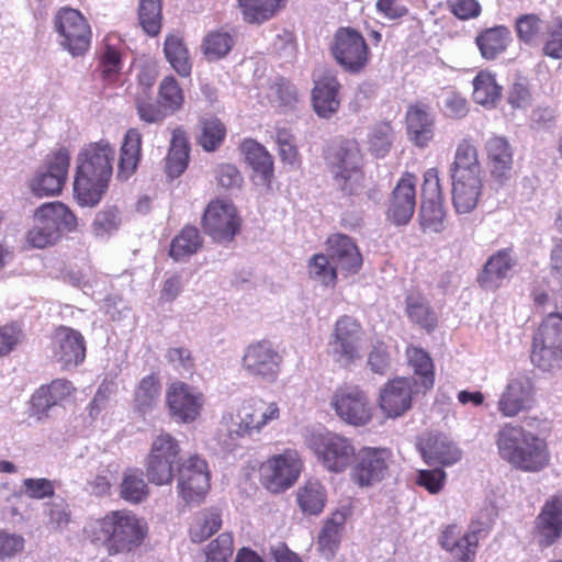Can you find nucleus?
I'll return each instance as SVG.
<instances>
[{"instance_id": "a211bd4d", "label": "nucleus", "mask_w": 562, "mask_h": 562, "mask_svg": "<svg viewBox=\"0 0 562 562\" xmlns=\"http://www.w3.org/2000/svg\"><path fill=\"white\" fill-rule=\"evenodd\" d=\"M202 225L204 232L217 243L231 241L240 226L234 204L226 200L211 201L203 214Z\"/></svg>"}, {"instance_id": "412c9836", "label": "nucleus", "mask_w": 562, "mask_h": 562, "mask_svg": "<svg viewBox=\"0 0 562 562\" xmlns=\"http://www.w3.org/2000/svg\"><path fill=\"white\" fill-rule=\"evenodd\" d=\"M414 393L411 379H393L381 387L378 397L379 407L385 417L398 418L412 408Z\"/></svg>"}, {"instance_id": "8fccbe9b", "label": "nucleus", "mask_w": 562, "mask_h": 562, "mask_svg": "<svg viewBox=\"0 0 562 562\" xmlns=\"http://www.w3.org/2000/svg\"><path fill=\"white\" fill-rule=\"evenodd\" d=\"M406 313L409 319L418 324L427 331H431L437 326V315L430 307L426 299L419 295H408L406 299Z\"/></svg>"}, {"instance_id": "ddd939ff", "label": "nucleus", "mask_w": 562, "mask_h": 562, "mask_svg": "<svg viewBox=\"0 0 562 562\" xmlns=\"http://www.w3.org/2000/svg\"><path fill=\"white\" fill-rule=\"evenodd\" d=\"M60 45L72 56L85 54L90 46L91 31L85 16L75 9L61 8L54 18Z\"/></svg>"}, {"instance_id": "2f4dec72", "label": "nucleus", "mask_w": 562, "mask_h": 562, "mask_svg": "<svg viewBox=\"0 0 562 562\" xmlns=\"http://www.w3.org/2000/svg\"><path fill=\"white\" fill-rule=\"evenodd\" d=\"M333 183L344 196L353 198L359 201H376L380 198L379 191L373 187H369L362 168L336 176V178H333Z\"/></svg>"}, {"instance_id": "0eeeda50", "label": "nucleus", "mask_w": 562, "mask_h": 562, "mask_svg": "<svg viewBox=\"0 0 562 562\" xmlns=\"http://www.w3.org/2000/svg\"><path fill=\"white\" fill-rule=\"evenodd\" d=\"M180 452L179 441L170 434L161 432L155 437L145 462L148 481L157 486L170 485L182 463Z\"/></svg>"}, {"instance_id": "79ce46f5", "label": "nucleus", "mask_w": 562, "mask_h": 562, "mask_svg": "<svg viewBox=\"0 0 562 562\" xmlns=\"http://www.w3.org/2000/svg\"><path fill=\"white\" fill-rule=\"evenodd\" d=\"M164 53L171 67L182 77L191 74L189 52L182 37L177 34L167 35L164 43Z\"/></svg>"}, {"instance_id": "39448f33", "label": "nucleus", "mask_w": 562, "mask_h": 562, "mask_svg": "<svg viewBox=\"0 0 562 562\" xmlns=\"http://www.w3.org/2000/svg\"><path fill=\"white\" fill-rule=\"evenodd\" d=\"M530 360L542 372L562 369V314L549 313L533 334Z\"/></svg>"}, {"instance_id": "2eb2a0df", "label": "nucleus", "mask_w": 562, "mask_h": 562, "mask_svg": "<svg viewBox=\"0 0 562 562\" xmlns=\"http://www.w3.org/2000/svg\"><path fill=\"white\" fill-rule=\"evenodd\" d=\"M333 54L336 61L350 74L362 71L370 59L366 40L359 32L349 27H340L336 32Z\"/></svg>"}, {"instance_id": "5701e85b", "label": "nucleus", "mask_w": 562, "mask_h": 562, "mask_svg": "<svg viewBox=\"0 0 562 562\" xmlns=\"http://www.w3.org/2000/svg\"><path fill=\"white\" fill-rule=\"evenodd\" d=\"M53 355L65 368L81 364L86 358V341L81 333L59 326L53 336Z\"/></svg>"}, {"instance_id": "0e129e2a", "label": "nucleus", "mask_w": 562, "mask_h": 562, "mask_svg": "<svg viewBox=\"0 0 562 562\" xmlns=\"http://www.w3.org/2000/svg\"><path fill=\"white\" fill-rule=\"evenodd\" d=\"M447 474L442 469L419 470L416 483L430 494H438L446 484Z\"/></svg>"}, {"instance_id": "e433bc0d", "label": "nucleus", "mask_w": 562, "mask_h": 562, "mask_svg": "<svg viewBox=\"0 0 562 562\" xmlns=\"http://www.w3.org/2000/svg\"><path fill=\"white\" fill-rule=\"evenodd\" d=\"M510 41V31L503 25L486 29L475 38L481 56L486 60H493L505 52Z\"/></svg>"}, {"instance_id": "4be33fe9", "label": "nucleus", "mask_w": 562, "mask_h": 562, "mask_svg": "<svg viewBox=\"0 0 562 562\" xmlns=\"http://www.w3.org/2000/svg\"><path fill=\"white\" fill-rule=\"evenodd\" d=\"M533 524V537L539 547L554 544L562 536V495L546 499Z\"/></svg>"}, {"instance_id": "58836bf2", "label": "nucleus", "mask_w": 562, "mask_h": 562, "mask_svg": "<svg viewBox=\"0 0 562 562\" xmlns=\"http://www.w3.org/2000/svg\"><path fill=\"white\" fill-rule=\"evenodd\" d=\"M473 101L487 109L494 108L501 100L503 88L496 81L495 75L482 70L473 79Z\"/></svg>"}, {"instance_id": "aec40b11", "label": "nucleus", "mask_w": 562, "mask_h": 562, "mask_svg": "<svg viewBox=\"0 0 562 562\" xmlns=\"http://www.w3.org/2000/svg\"><path fill=\"white\" fill-rule=\"evenodd\" d=\"M536 387L526 373L510 376L497 401V411L503 417L513 418L529 411L535 403Z\"/></svg>"}, {"instance_id": "052dcab7", "label": "nucleus", "mask_w": 562, "mask_h": 562, "mask_svg": "<svg viewBox=\"0 0 562 562\" xmlns=\"http://www.w3.org/2000/svg\"><path fill=\"white\" fill-rule=\"evenodd\" d=\"M159 98L164 109L170 113L178 111L183 103V93L173 77H166L159 86Z\"/></svg>"}, {"instance_id": "9b49d317", "label": "nucleus", "mask_w": 562, "mask_h": 562, "mask_svg": "<svg viewBox=\"0 0 562 562\" xmlns=\"http://www.w3.org/2000/svg\"><path fill=\"white\" fill-rule=\"evenodd\" d=\"M69 166L70 154L66 148H59L48 155L44 166L30 181L32 193L38 198L58 195L66 183Z\"/></svg>"}, {"instance_id": "338daca9", "label": "nucleus", "mask_w": 562, "mask_h": 562, "mask_svg": "<svg viewBox=\"0 0 562 562\" xmlns=\"http://www.w3.org/2000/svg\"><path fill=\"white\" fill-rule=\"evenodd\" d=\"M72 390V384L69 381L61 379L54 380L49 385L41 386L36 391V400L42 396H49V403L57 405L60 401L69 396Z\"/></svg>"}, {"instance_id": "f257e3e1", "label": "nucleus", "mask_w": 562, "mask_h": 562, "mask_svg": "<svg viewBox=\"0 0 562 562\" xmlns=\"http://www.w3.org/2000/svg\"><path fill=\"white\" fill-rule=\"evenodd\" d=\"M83 537L109 555L130 553L138 548L145 537L146 527L132 512L111 510L102 517L89 518L83 526Z\"/></svg>"}, {"instance_id": "ea45409f", "label": "nucleus", "mask_w": 562, "mask_h": 562, "mask_svg": "<svg viewBox=\"0 0 562 562\" xmlns=\"http://www.w3.org/2000/svg\"><path fill=\"white\" fill-rule=\"evenodd\" d=\"M142 134L137 128H130L121 146L119 176L128 178L136 169L140 158Z\"/></svg>"}, {"instance_id": "4468645a", "label": "nucleus", "mask_w": 562, "mask_h": 562, "mask_svg": "<svg viewBox=\"0 0 562 562\" xmlns=\"http://www.w3.org/2000/svg\"><path fill=\"white\" fill-rule=\"evenodd\" d=\"M283 358L268 340L248 345L241 358L243 370L251 378L265 382H274L281 371Z\"/></svg>"}, {"instance_id": "4d7b16f0", "label": "nucleus", "mask_w": 562, "mask_h": 562, "mask_svg": "<svg viewBox=\"0 0 562 562\" xmlns=\"http://www.w3.org/2000/svg\"><path fill=\"white\" fill-rule=\"evenodd\" d=\"M234 44V37L228 32H211L203 43L204 54L210 59H220L231 52Z\"/></svg>"}, {"instance_id": "680f3d73", "label": "nucleus", "mask_w": 562, "mask_h": 562, "mask_svg": "<svg viewBox=\"0 0 562 562\" xmlns=\"http://www.w3.org/2000/svg\"><path fill=\"white\" fill-rule=\"evenodd\" d=\"M232 554L233 536L228 532H223L207 546L205 562H227Z\"/></svg>"}, {"instance_id": "a878e982", "label": "nucleus", "mask_w": 562, "mask_h": 562, "mask_svg": "<svg viewBox=\"0 0 562 562\" xmlns=\"http://www.w3.org/2000/svg\"><path fill=\"white\" fill-rule=\"evenodd\" d=\"M328 251L337 269L350 274L357 273L363 263L362 255L353 239L344 234L327 238Z\"/></svg>"}, {"instance_id": "dca6fc26", "label": "nucleus", "mask_w": 562, "mask_h": 562, "mask_svg": "<svg viewBox=\"0 0 562 562\" xmlns=\"http://www.w3.org/2000/svg\"><path fill=\"white\" fill-rule=\"evenodd\" d=\"M331 405L337 416L352 426H364L372 418L368 395L357 385L338 387L331 397Z\"/></svg>"}, {"instance_id": "6e6552de", "label": "nucleus", "mask_w": 562, "mask_h": 562, "mask_svg": "<svg viewBox=\"0 0 562 562\" xmlns=\"http://www.w3.org/2000/svg\"><path fill=\"white\" fill-rule=\"evenodd\" d=\"M363 330L353 317H339L327 342V353L339 368H349L362 358Z\"/></svg>"}, {"instance_id": "6e6d98bb", "label": "nucleus", "mask_w": 562, "mask_h": 562, "mask_svg": "<svg viewBox=\"0 0 562 562\" xmlns=\"http://www.w3.org/2000/svg\"><path fill=\"white\" fill-rule=\"evenodd\" d=\"M225 134V126L218 119H206L202 121L199 143L206 151H213L224 140Z\"/></svg>"}, {"instance_id": "bb28decb", "label": "nucleus", "mask_w": 562, "mask_h": 562, "mask_svg": "<svg viewBox=\"0 0 562 562\" xmlns=\"http://www.w3.org/2000/svg\"><path fill=\"white\" fill-rule=\"evenodd\" d=\"M415 184L416 177L408 173L397 182L393 190L389 217L396 225L407 224L414 214L416 204Z\"/></svg>"}, {"instance_id": "393cba45", "label": "nucleus", "mask_w": 562, "mask_h": 562, "mask_svg": "<svg viewBox=\"0 0 562 562\" xmlns=\"http://www.w3.org/2000/svg\"><path fill=\"white\" fill-rule=\"evenodd\" d=\"M340 83L335 75L326 72L314 80L312 105L322 119H330L340 106Z\"/></svg>"}, {"instance_id": "a18cd8bd", "label": "nucleus", "mask_w": 562, "mask_h": 562, "mask_svg": "<svg viewBox=\"0 0 562 562\" xmlns=\"http://www.w3.org/2000/svg\"><path fill=\"white\" fill-rule=\"evenodd\" d=\"M222 526L218 509L207 508L196 514L190 526V537L193 542H203L213 536Z\"/></svg>"}, {"instance_id": "b1692460", "label": "nucleus", "mask_w": 562, "mask_h": 562, "mask_svg": "<svg viewBox=\"0 0 562 562\" xmlns=\"http://www.w3.org/2000/svg\"><path fill=\"white\" fill-rule=\"evenodd\" d=\"M516 263L517 257L512 248L499 249L487 259L479 274L480 286L486 291L497 290L510 278Z\"/></svg>"}, {"instance_id": "20e7f679", "label": "nucleus", "mask_w": 562, "mask_h": 562, "mask_svg": "<svg viewBox=\"0 0 562 562\" xmlns=\"http://www.w3.org/2000/svg\"><path fill=\"white\" fill-rule=\"evenodd\" d=\"M281 411L276 402H244L236 413L222 416L216 440L224 452H233L245 436L260 434L265 427L280 418Z\"/></svg>"}, {"instance_id": "f704fd0d", "label": "nucleus", "mask_w": 562, "mask_h": 562, "mask_svg": "<svg viewBox=\"0 0 562 562\" xmlns=\"http://www.w3.org/2000/svg\"><path fill=\"white\" fill-rule=\"evenodd\" d=\"M327 159L333 178L362 168V155L355 142L340 144L329 153Z\"/></svg>"}, {"instance_id": "c9c22d12", "label": "nucleus", "mask_w": 562, "mask_h": 562, "mask_svg": "<svg viewBox=\"0 0 562 562\" xmlns=\"http://www.w3.org/2000/svg\"><path fill=\"white\" fill-rule=\"evenodd\" d=\"M189 151L187 133L181 127L175 128L166 162V170L170 178H177L184 172L188 167Z\"/></svg>"}, {"instance_id": "774afa93", "label": "nucleus", "mask_w": 562, "mask_h": 562, "mask_svg": "<svg viewBox=\"0 0 562 562\" xmlns=\"http://www.w3.org/2000/svg\"><path fill=\"white\" fill-rule=\"evenodd\" d=\"M548 40L543 46L544 55L554 58H562V21L550 25L548 29Z\"/></svg>"}, {"instance_id": "7ed1b4c3", "label": "nucleus", "mask_w": 562, "mask_h": 562, "mask_svg": "<svg viewBox=\"0 0 562 562\" xmlns=\"http://www.w3.org/2000/svg\"><path fill=\"white\" fill-rule=\"evenodd\" d=\"M495 445L499 458L514 469L538 472L549 463L546 440L520 425L502 426L495 435Z\"/></svg>"}, {"instance_id": "13d9d810", "label": "nucleus", "mask_w": 562, "mask_h": 562, "mask_svg": "<svg viewBox=\"0 0 562 562\" xmlns=\"http://www.w3.org/2000/svg\"><path fill=\"white\" fill-rule=\"evenodd\" d=\"M121 225L120 212L116 207H109L95 214L92 223L93 234L99 238H108Z\"/></svg>"}, {"instance_id": "cd10ccee", "label": "nucleus", "mask_w": 562, "mask_h": 562, "mask_svg": "<svg viewBox=\"0 0 562 562\" xmlns=\"http://www.w3.org/2000/svg\"><path fill=\"white\" fill-rule=\"evenodd\" d=\"M406 125L408 138L417 147H427L435 136V115L425 104L407 109Z\"/></svg>"}, {"instance_id": "72a5a7b5", "label": "nucleus", "mask_w": 562, "mask_h": 562, "mask_svg": "<svg viewBox=\"0 0 562 562\" xmlns=\"http://www.w3.org/2000/svg\"><path fill=\"white\" fill-rule=\"evenodd\" d=\"M481 178H452V201L460 214L474 210L482 193Z\"/></svg>"}, {"instance_id": "69168bd1", "label": "nucleus", "mask_w": 562, "mask_h": 562, "mask_svg": "<svg viewBox=\"0 0 562 562\" xmlns=\"http://www.w3.org/2000/svg\"><path fill=\"white\" fill-rule=\"evenodd\" d=\"M48 524L56 530H63L70 521V509L63 498H56L47 504Z\"/></svg>"}, {"instance_id": "5fc2aeb1", "label": "nucleus", "mask_w": 562, "mask_h": 562, "mask_svg": "<svg viewBox=\"0 0 562 562\" xmlns=\"http://www.w3.org/2000/svg\"><path fill=\"white\" fill-rule=\"evenodd\" d=\"M310 277L323 285H334L337 279V268L330 265L327 256L323 254L314 255L308 261Z\"/></svg>"}, {"instance_id": "7c9ffc66", "label": "nucleus", "mask_w": 562, "mask_h": 562, "mask_svg": "<svg viewBox=\"0 0 562 562\" xmlns=\"http://www.w3.org/2000/svg\"><path fill=\"white\" fill-rule=\"evenodd\" d=\"M422 454L428 464L452 465L460 461L461 450L446 436H430L422 446Z\"/></svg>"}, {"instance_id": "f8f14e48", "label": "nucleus", "mask_w": 562, "mask_h": 562, "mask_svg": "<svg viewBox=\"0 0 562 562\" xmlns=\"http://www.w3.org/2000/svg\"><path fill=\"white\" fill-rule=\"evenodd\" d=\"M392 452L385 448L363 447L352 461L350 480L360 487H370L389 475Z\"/></svg>"}, {"instance_id": "864d4df0", "label": "nucleus", "mask_w": 562, "mask_h": 562, "mask_svg": "<svg viewBox=\"0 0 562 562\" xmlns=\"http://www.w3.org/2000/svg\"><path fill=\"white\" fill-rule=\"evenodd\" d=\"M445 217L446 213L441 200L422 201L420 225L425 232H442Z\"/></svg>"}, {"instance_id": "c756f323", "label": "nucleus", "mask_w": 562, "mask_h": 562, "mask_svg": "<svg viewBox=\"0 0 562 562\" xmlns=\"http://www.w3.org/2000/svg\"><path fill=\"white\" fill-rule=\"evenodd\" d=\"M492 177L499 183L506 182L512 175L513 150L506 138L494 136L486 143Z\"/></svg>"}, {"instance_id": "a19ab883", "label": "nucleus", "mask_w": 562, "mask_h": 562, "mask_svg": "<svg viewBox=\"0 0 562 562\" xmlns=\"http://www.w3.org/2000/svg\"><path fill=\"white\" fill-rule=\"evenodd\" d=\"M346 522V512L336 510L326 520L319 536V549L326 558H331L340 542L341 532Z\"/></svg>"}, {"instance_id": "f3484780", "label": "nucleus", "mask_w": 562, "mask_h": 562, "mask_svg": "<svg viewBox=\"0 0 562 562\" xmlns=\"http://www.w3.org/2000/svg\"><path fill=\"white\" fill-rule=\"evenodd\" d=\"M166 402L170 416L177 423L191 424L202 412L204 395L195 386L182 381H175L167 389Z\"/></svg>"}, {"instance_id": "e2e57ef3", "label": "nucleus", "mask_w": 562, "mask_h": 562, "mask_svg": "<svg viewBox=\"0 0 562 562\" xmlns=\"http://www.w3.org/2000/svg\"><path fill=\"white\" fill-rule=\"evenodd\" d=\"M543 30V22L536 14H526L516 21V31L520 41L528 45L535 43L538 34Z\"/></svg>"}, {"instance_id": "603ef678", "label": "nucleus", "mask_w": 562, "mask_h": 562, "mask_svg": "<svg viewBox=\"0 0 562 562\" xmlns=\"http://www.w3.org/2000/svg\"><path fill=\"white\" fill-rule=\"evenodd\" d=\"M138 19L149 36H156L161 29V0H139Z\"/></svg>"}, {"instance_id": "37998d69", "label": "nucleus", "mask_w": 562, "mask_h": 562, "mask_svg": "<svg viewBox=\"0 0 562 562\" xmlns=\"http://www.w3.org/2000/svg\"><path fill=\"white\" fill-rule=\"evenodd\" d=\"M202 237L194 226H186L172 239L169 255L177 261L189 258L194 255L202 246Z\"/></svg>"}, {"instance_id": "9d476101", "label": "nucleus", "mask_w": 562, "mask_h": 562, "mask_svg": "<svg viewBox=\"0 0 562 562\" xmlns=\"http://www.w3.org/2000/svg\"><path fill=\"white\" fill-rule=\"evenodd\" d=\"M492 524L490 513H482L481 520L473 521L468 532L461 535L456 525L447 526L440 537L441 547L451 555L452 562H472L482 533H486Z\"/></svg>"}, {"instance_id": "3c124183", "label": "nucleus", "mask_w": 562, "mask_h": 562, "mask_svg": "<svg viewBox=\"0 0 562 562\" xmlns=\"http://www.w3.org/2000/svg\"><path fill=\"white\" fill-rule=\"evenodd\" d=\"M148 495V486L143 473L137 469H131L124 473L121 483V496L130 503H140Z\"/></svg>"}, {"instance_id": "c03bdc74", "label": "nucleus", "mask_w": 562, "mask_h": 562, "mask_svg": "<svg viewBox=\"0 0 562 562\" xmlns=\"http://www.w3.org/2000/svg\"><path fill=\"white\" fill-rule=\"evenodd\" d=\"M241 149L252 169L262 177L263 181H269L273 173V161L268 150L252 139H246L241 144Z\"/></svg>"}, {"instance_id": "bf43d9fd", "label": "nucleus", "mask_w": 562, "mask_h": 562, "mask_svg": "<svg viewBox=\"0 0 562 562\" xmlns=\"http://www.w3.org/2000/svg\"><path fill=\"white\" fill-rule=\"evenodd\" d=\"M393 130L389 123H380L372 127L369 134V148L372 154L383 157L391 148Z\"/></svg>"}, {"instance_id": "1a4fd4ad", "label": "nucleus", "mask_w": 562, "mask_h": 562, "mask_svg": "<svg viewBox=\"0 0 562 562\" xmlns=\"http://www.w3.org/2000/svg\"><path fill=\"white\" fill-rule=\"evenodd\" d=\"M302 468L300 453L294 449H286L261 463L260 482L271 493L284 492L297 481Z\"/></svg>"}, {"instance_id": "c85d7f7f", "label": "nucleus", "mask_w": 562, "mask_h": 562, "mask_svg": "<svg viewBox=\"0 0 562 562\" xmlns=\"http://www.w3.org/2000/svg\"><path fill=\"white\" fill-rule=\"evenodd\" d=\"M34 222L46 227L58 238L61 231H74L77 226V218L74 213L60 202H48L42 204L34 212Z\"/></svg>"}, {"instance_id": "49530a36", "label": "nucleus", "mask_w": 562, "mask_h": 562, "mask_svg": "<svg viewBox=\"0 0 562 562\" xmlns=\"http://www.w3.org/2000/svg\"><path fill=\"white\" fill-rule=\"evenodd\" d=\"M300 508L310 515H318L326 503V491L318 481H308L297 490Z\"/></svg>"}, {"instance_id": "de8ad7c7", "label": "nucleus", "mask_w": 562, "mask_h": 562, "mask_svg": "<svg viewBox=\"0 0 562 562\" xmlns=\"http://www.w3.org/2000/svg\"><path fill=\"white\" fill-rule=\"evenodd\" d=\"M408 363L414 373L419 376L422 387L426 391L434 386V364L429 355L417 347L411 346L406 349Z\"/></svg>"}, {"instance_id": "4c0bfd02", "label": "nucleus", "mask_w": 562, "mask_h": 562, "mask_svg": "<svg viewBox=\"0 0 562 562\" xmlns=\"http://www.w3.org/2000/svg\"><path fill=\"white\" fill-rule=\"evenodd\" d=\"M243 20L249 24H262L281 10L286 0H237Z\"/></svg>"}, {"instance_id": "473e14b6", "label": "nucleus", "mask_w": 562, "mask_h": 562, "mask_svg": "<svg viewBox=\"0 0 562 562\" xmlns=\"http://www.w3.org/2000/svg\"><path fill=\"white\" fill-rule=\"evenodd\" d=\"M452 178H481L482 167L477 149L470 139L461 140L456 149L454 160L450 167Z\"/></svg>"}, {"instance_id": "6ab92c4d", "label": "nucleus", "mask_w": 562, "mask_h": 562, "mask_svg": "<svg viewBox=\"0 0 562 562\" xmlns=\"http://www.w3.org/2000/svg\"><path fill=\"white\" fill-rule=\"evenodd\" d=\"M210 488V473L204 459L194 454L179 468L177 493L187 504L200 503Z\"/></svg>"}, {"instance_id": "09e8293b", "label": "nucleus", "mask_w": 562, "mask_h": 562, "mask_svg": "<svg viewBox=\"0 0 562 562\" xmlns=\"http://www.w3.org/2000/svg\"><path fill=\"white\" fill-rule=\"evenodd\" d=\"M161 385L156 374L144 376L135 390V407L140 413L149 412L158 402Z\"/></svg>"}, {"instance_id": "f03ea898", "label": "nucleus", "mask_w": 562, "mask_h": 562, "mask_svg": "<svg viewBox=\"0 0 562 562\" xmlns=\"http://www.w3.org/2000/svg\"><path fill=\"white\" fill-rule=\"evenodd\" d=\"M115 149L108 140L87 145L77 157L74 193L81 206H94L102 199L113 171Z\"/></svg>"}, {"instance_id": "423d86ee", "label": "nucleus", "mask_w": 562, "mask_h": 562, "mask_svg": "<svg viewBox=\"0 0 562 562\" xmlns=\"http://www.w3.org/2000/svg\"><path fill=\"white\" fill-rule=\"evenodd\" d=\"M308 449L325 470L342 473L356 457V448L350 438L328 430L313 431L306 438Z\"/></svg>"}]
</instances>
